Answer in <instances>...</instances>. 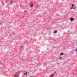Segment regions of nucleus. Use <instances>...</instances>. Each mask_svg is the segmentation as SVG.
Wrapping results in <instances>:
<instances>
[{"label":"nucleus","mask_w":77,"mask_h":77,"mask_svg":"<svg viewBox=\"0 0 77 77\" xmlns=\"http://www.w3.org/2000/svg\"><path fill=\"white\" fill-rule=\"evenodd\" d=\"M51 77H53V76H54V74L53 73L51 74Z\"/></svg>","instance_id":"1"},{"label":"nucleus","mask_w":77,"mask_h":77,"mask_svg":"<svg viewBox=\"0 0 77 77\" xmlns=\"http://www.w3.org/2000/svg\"><path fill=\"white\" fill-rule=\"evenodd\" d=\"M74 6V5L73 4H72V7H71V9H73V7Z\"/></svg>","instance_id":"2"},{"label":"nucleus","mask_w":77,"mask_h":77,"mask_svg":"<svg viewBox=\"0 0 77 77\" xmlns=\"http://www.w3.org/2000/svg\"><path fill=\"white\" fill-rule=\"evenodd\" d=\"M23 75H27V72H26V73H24L23 74Z\"/></svg>","instance_id":"3"},{"label":"nucleus","mask_w":77,"mask_h":77,"mask_svg":"<svg viewBox=\"0 0 77 77\" xmlns=\"http://www.w3.org/2000/svg\"><path fill=\"white\" fill-rule=\"evenodd\" d=\"M19 75H14V77H18V76Z\"/></svg>","instance_id":"4"},{"label":"nucleus","mask_w":77,"mask_h":77,"mask_svg":"<svg viewBox=\"0 0 77 77\" xmlns=\"http://www.w3.org/2000/svg\"><path fill=\"white\" fill-rule=\"evenodd\" d=\"M54 33H57V30H55L54 31Z\"/></svg>","instance_id":"5"},{"label":"nucleus","mask_w":77,"mask_h":77,"mask_svg":"<svg viewBox=\"0 0 77 77\" xmlns=\"http://www.w3.org/2000/svg\"><path fill=\"white\" fill-rule=\"evenodd\" d=\"M10 3H11V4H12V3H13L12 0H11V1H10Z\"/></svg>","instance_id":"6"},{"label":"nucleus","mask_w":77,"mask_h":77,"mask_svg":"<svg viewBox=\"0 0 77 77\" xmlns=\"http://www.w3.org/2000/svg\"><path fill=\"white\" fill-rule=\"evenodd\" d=\"M33 6V4H31L30 5V7H32Z\"/></svg>","instance_id":"7"},{"label":"nucleus","mask_w":77,"mask_h":77,"mask_svg":"<svg viewBox=\"0 0 77 77\" xmlns=\"http://www.w3.org/2000/svg\"><path fill=\"white\" fill-rule=\"evenodd\" d=\"M63 53H61V54H60V56H63Z\"/></svg>","instance_id":"8"},{"label":"nucleus","mask_w":77,"mask_h":77,"mask_svg":"<svg viewBox=\"0 0 77 77\" xmlns=\"http://www.w3.org/2000/svg\"><path fill=\"white\" fill-rule=\"evenodd\" d=\"M73 20H74V19H72V18L71 19V21H73Z\"/></svg>","instance_id":"9"},{"label":"nucleus","mask_w":77,"mask_h":77,"mask_svg":"<svg viewBox=\"0 0 77 77\" xmlns=\"http://www.w3.org/2000/svg\"><path fill=\"white\" fill-rule=\"evenodd\" d=\"M62 59V57H59V59Z\"/></svg>","instance_id":"10"},{"label":"nucleus","mask_w":77,"mask_h":77,"mask_svg":"<svg viewBox=\"0 0 77 77\" xmlns=\"http://www.w3.org/2000/svg\"><path fill=\"white\" fill-rule=\"evenodd\" d=\"M30 77H33L32 76H30Z\"/></svg>","instance_id":"11"},{"label":"nucleus","mask_w":77,"mask_h":77,"mask_svg":"<svg viewBox=\"0 0 77 77\" xmlns=\"http://www.w3.org/2000/svg\"><path fill=\"white\" fill-rule=\"evenodd\" d=\"M54 73H56V72H54Z\"/></svg>","instance_id":"12"}]
</instances>
